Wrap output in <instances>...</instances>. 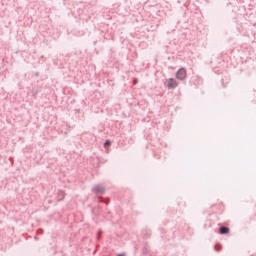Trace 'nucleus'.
<instances>
[{"mask_svg":"<svg viewBox=\"0 0 256 256\" xmlns=\"http://www.w3.org/2000/svg\"><path fill=\"white\" fill-rule=\"evenodd\" d=\"M187 77V70L184 68H181L176 73V79H179V81H183Z\"/></svg>","mask_w":256,"mask_h":256,"instance_id":"nucleus-1","label":"nucleus"},{"mask_svg":"<svg viewBox=\"0 0 256 256\" xmlns=\"http://www.w3.org/2000/svg\"><path fill=\"white\" fill-rule=\"evenodd\" d=\"M166 83H167L168 89H175V87H177V85H178L177 81H175V79H173V78L168 79L166 81Z\"/></svg>","mask_w":256,"mask_h":256,"instance_id":"nucleus-2","label":"nucleus"},{"mask_svg":"<svg viewBox=\"0 0 256 256\" xmlns=\"http://www.w3.org/2000/svg\"><path fill=\"white\" fill-rule=\"evenodd\" d=\"M220 233H221V235H227V233H229V228L221 227L220 228Z\"/></svg>","mask_w":256,"mask_h":256,"instance_id":"nucleus-3","label":"nucleus"},{"mask_svg":"<svg viewBox=\"0 0 256 256\" xmlns=\"http://www.w3.org/2000/svg\"><path fill=\"white\" fill-rule=\"evenodd\" d=\"M94 190L97 191L98 193H103V191H105V189L101 186H96Z\"/></svg>","mask_w":256,"mask_h":256,"instance_id":"nucleus-4","label":"nucleus"},{"mask_svg":"<svg viewBox=\"0 0 256 256\" xmlns=\"http://www.w3.org/2000/svg\"><path fill=\"white\" fill-rule=\"evenodd\" d=\"M104 147H111V141L107 140V141L104 143Z\"/></svg>","mask_w":256,"mask_h":256,"instance_id":"nucleus-5","label":"nucleus"},{"mask_svg":"<svg viewBox=\"0 0 256 256\" xmlns=\"http://www.w3.org/2000/svg\"><path fill=\"white\" fill-rule=\"evenodd\" d=\"M118 256H125V255H123V254H119Z\"/></svg>","mask_w":256,"mask_h":256,"instance_id":"nucleus-6","label":"nucleus"}]
</instances>
